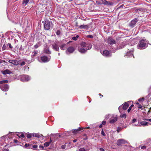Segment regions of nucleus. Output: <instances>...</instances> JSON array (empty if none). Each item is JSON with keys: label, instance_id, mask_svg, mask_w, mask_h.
<instances>
[{"label": "nucleus", "instance_id": "16", "mask_svg": "<svg viewBox=\"0 0 151 151\" xmlns=\"http://www.w3.org/2000/svg\"><path fill=\"white\" fill-rule=\"evenodd\" d=\"M108 42L110 44H114L115 43V42L114 39L111 37H109L108 39Z\"/></svg>", "mask_w": 151, "mask_h": 151}, {"label": "nucleus", "instance_id": "35", "mask_svg": "<svg viewBox=\"0 0 151 151\" xmlns=\"http://www.w3.org/2000/svg\"><path fill=\"white\" fill-rule=\"evenodd\" d=\"M144 99L143 98H140L138 99V101L139 102L142 101H144Z\"/></svg>", "mask_w": 151, "mask_h": 151}, {"label": "nucleus", "instance_id": "28", "mask_svg": "<svg viewBox=\"0 0 151 151\" xmlns=\"http://www.w3.org/2000/svg\"><path fill=\"white\" fill-rule=\"evenodd\" d=\"M45 52L46 53L50 54V52L49 51V49L48 48H45L44 50Z\"/></svg>", "mask_w": 151, "mask_h": 151}, {"label": "nucleus", "instance_id": "44", "mask_svg": "<svg viewBox=\"0 0 151 151\" xmlns=\"http://www.w3.org/2000/svg\"><path fill=\"white\" fill-rule=\"evenodd\" d=\"M106 123V122L105 121H104L102 122V124L103 125H105Z\"/></svg>", "mask_w": 151, "mask_h": 151}, {"label": "nucleus", "instance_id": "5", "mask_svg": "<svg viewBox=\"0 0 151 151\" xmlns=\"http://www.w3.org/2000/svg\"><path fill=\"white\" fill-rule=\"evenodd\" d=\"M50 59V56H49L48 57L44 56L41 57V62L45 63L49 61Z\"/></svg>", "mask_w": 151, "mask_h": 151}, {"label": "nucleus", "instance_id": "42", "mask_svg": "<svg viewBox=\"0 0 151 151\" xmlns=\"http://www.w3.org/2000/svg\"><path fill=\"white\" fill-rule=\"evenodd\" d=\"M27 137L28 138H30L31 137V136L30 134H28L27 135Z\"/></svg>", "mask_w": 151, "mask_h": 151}, {"label": "nucleus", "instance_id": "62", "mask_svg": "<svg viewBox=\"0 0 151 151\" xmlns=\"http://www.w3.org/2000/svg\"><path fill=\"white\" fill-rule=\"evenodd\" d=\"M123 6V5H121L120 6V7H122Z\"/></svg>", "mask_w": 151, "mask_h": 151}, {"label": "nucleus", "instance_id": "46", "mask_svg": "<svg viewBox=\"0 0 151 151\" xmlns=\"http://www.w3.org/2000/svg\"><path fill=\"white\" fill-rule=\"evenodd\" d=\"M151 111V107L150 108V109L148 111V112L147 113V115H149V114L150 113Z\"/></svg>", "mask_w": 151, "mask_h": 151}, {"label": "nucleus", "instance_id": "57", "mask_svg": "<svg viewBox=\"0 0 151 151\" xmlns=\"http://www.w3.org/2000/svg\"><path fill=\"white\" fill-rule=\"evenodd\" d=\"M102 127V124H101L99 126V128H101Z\"/></svg>", "mask_w": 151, "mask_h": 151}, {"label": "nucleus", "instance_id": "27", "mask_svg": "<svg viewBox=\"0 0 151 151\" xmlns=\"http://www.w3.org/2000/svg\"><path fill=\"white\" fill-rule=\"evenodd\" d=\"M8 82V81L6 80H3L0 81V84H2V83H7Z\"/></svg>", "mask_w": 151, "mask_h": 151}, {"label": "nucleus", "instance_id": "30", "mask_svg": "<svg viewBox=\"0 0 151 151\" xmlns=\"http://www.w3.org/2000/svg\"><path fill=\"white\" fill-rule=\"evenodd\" d=\"M79 37V36L78 35H76V37H73L72 39L74 40H76Z\"/></svg>", "mask_w": 151, "mask_h": 151}, {"label": "nucleus", "instance_id": "55", "mask_svg": "<svg viewBox=\"0 0 151 151\" xmlns=\"http://www.w3.org/2000/svg\"><path fill=\"white\" fill-rule=\"evenodd\" d=\"M33 148H36L37 147V146L36 145H34L33 146Z\"/></svg>", "mask_w": 151, "mask_h": 151}, {"label": "nucleus", "instance_id": "14", "mask_svg": "<svg viewBox=\"0 0 151 151\" xmlns=\"http://www.w3.org/2000/svg\"><path fill=\"white\" fill-rule=\"evenodd\" d=\"M137 22V19H134L132 20L129 24L130 26L132 27H134L135 24Z\"/></svg>", "mask_w": 151, "mask_h": 151}, {"label": "nucleus", "instance_id": "17", "mask_svg": "<svg viewBox=\"0 0 151 151\" xmlns=\"http://www.w3.org/2000/svg\"><path fill=\"white\" fill-rule=\"evenodd\" d=\"M2 73L4 75H6L7 74H9L12 73L10 70L6 69L5 70L1 71Z\"/></svg>", "mask_w": 151, "mask_h": 151}, {"label": "nucleus", "instance_id": "20", "mask_svg": "<svg viewBox=\"0 0 151 151\" xmlns=\"http://www.w3.org/2000/svg\"><path fill=\"white\" fill-rule=\"evenodd\" d=\"M129 106V104L127 102L123 104L122 108L124 110H126Z\"/></svg>", "mask_w": 151, "mask_h": 151}, {"label": "nucleus", "instance_id": "61", "mask_svg": "<svg viewBox=\"0 0 151 151\" xmlns=\"http://www.w3.org/2000/svg\"><path fill=\"white\" fill-rule=\"evenodd\" d=\"M4 137H1L0 138L1 139H3V138H4Z\"/></svg>", "mask_w": 151, "mask_h": 151}, {"label": "nucleus", "instance_id": "48", "mask_svg": "<svg viewBox=\"0 0 151 151\" xmlns=\"http://www.w3.org/2000/svg\"><path fill=\"white\" fill-rule=\"evenodd\" d=\"M65 145H63L61 146L62 148L63 149H64L65 148Z\"/></svg>", "mask_w": 151, "mask_h": 151}, {"label": "nucleus", "instance_id": "31", "mask_svg": "<svg viewBox=\"0 0 151 151\" xmlns=\"http://www.w3.org/2000/svg\"><path fill=\"white\" fill-rule=\"evenodd\" d=\"M6 48V46L5 44H4L2 47V50H5Z\"/></svg>", "mask_w": 151, "mask_h": 151}, {"label": "nucleus", "instance_id": "60", "mask_svg": "<svg viewBox=\"0 0 151 151\" xmlns=\"http://www.w3.org/2000/svg\"><path fill=\"white\" fill-rule=\"evenodd\" d=\"M8 151L6 149H4V151Z\"/></svg>", "mask_w": 151, "mask_h": 151}, {"label": "nucleus", "instance_id": "56", "mask_svg": "<svg viewBox=\"0 0 151 151\" xmlns=\"http://www.w3.org/2000/svg\"><path fill=\"white\" fill-rule=\"evenodd\" d=\"M40 147H41L42 150L44 149V147L43 146H39Z\"/></svg>", "mask_w": 151, "mask_h": 151}, {"label": "nucleus", "instance_id": "40", "mask_svg": "<svg viewBox=\"0 0 151 151\" xmlns=\"http://www.w3.org/2000/svg\"><path fill=\"white\" fill-rule=\"evenodd\" d=\"M19 137H21L23 138L24 137V136L23 134H22L20 136H19Z\"/></svg>", "mask_w": 151, "mask_h": 151}, {"label": "nucleus", "instance_id": "13", "mask_svg": "<svg viewBox=\"0 0 151 151\" xmlns=\"http://www.w3.org/2000/svg\"><path fill=\"white\" fill-rule=\"evenodd\" d=\"M133 50H131L129 51V52H127L126 54L125 55L126 56H128L129 57H131L133 56V58H134V56L133 55Z\"/></svg>", "mask_w": 151, "mask_h": 151}, {"label": "nucleus", "instance_id": "47", "mask_svg": "<svg viewBox=\"0 0 151 151\" xmlns=\"http://www.w3.org/2000/svg\"><path fill=\"white\" fill-rule=\"evenodd\" d=\"M101 134L103 136H105V133L103 131V130H102V131H101Z\"/></svg>", "mask_w": 151, "mask_h": 151}, {"label": "nucleus", "instance_id": "41", "mask_svg": "<svg viewBox=\"0 0 151 151\" xmlns=\"http://www.w3.org/2000/svg\"><path fill=\"white\" fill-rule=\"evenodd\" d=\"M8 46L10 48H12V46L11 45L10 43H8Z\"/></svg>", "mask_w": 151, "mask_h": 151}, {"label": "nucleus", "instance_id": "37", "mask_svg": "<svg viewBox=\"0 0 151 151\" xmlns=\"http://www.w3.org/2000/svg\"><path fill=\"white\" fill-rule=\"evenodd\" d=\"M109 115H110V114H109L106 115L105 116V119H108L109 118Z\"/></svg>", "mask_w": 151, "mask_h": 151}, {"label": "nucleus", "instance_id": "54", "mask_svg": "<svg viewBox=\"0 0 151 151\" xmlns=\"http://www.w3.org/2000/svg\"><path fill=\"white\" fill-rule=\"evenodd\" d=\"M142 106L141 105H139L138 108L139 109H141L142 108Z\"/></svg>", "mask_w": 151, "mask_h": 151}, {"label": "nucleus", "instance_id": "18", "mask_svg": "<svg viewBox=\"0 0 151 151\" xmlns=\"http://www.w3.org/2000/svg\"><path fill=\"white\" fill-rule=\"evenodd\" d=\"M83 128H79L78 129H75L73 131V133L74 134H76L78 133L80 130H82Z\"/></svg>", "mask_w": 151, "mask_h": 151}, {"label": "nucleus", "instance_id": "43", "mask_svg": "<svg viewBox=\"0 0 151 151\" xmlns=\"http://www.w3.org/2000/svg\"><path fill=\"white\" fill-rule=\"evenodd\" d=\"M137 121L136 119H133L132 121V123H134L135 122Z\"/></svg>", "mask_w": 151, "mask_h": 151}, {"label": "nucleus", "instance_id": "45", "mask_svg": "<svg viewBox=\"0 0 151 151\" xmlns=\"http://www.w3.org/2000/svg\"><path fill=\"white\" fill-rule=\"evenodd\" d=\"M33 56H35L37 54V52H36L34 51L33 52Z\"/></svg>", "mask_w": 151, "mask_h": 151}, {"label": "nucleus", "instance_id": "33", "mask_svg": "<svg viewBox=\"0 0 151 151\" xmlns=\"http://www.w3.org/2000/svg\"><path fill=\"white\" fill-rule=\"evenodd\" d=\"M126 114H122L120 115V117L122 118H126Z\"/></svg>", "mask_w": 151, "mask_h": 151}, {"label": "nucleus", "instance_id": "59", "mask_svg": "<svg viewBox=\"0 0 151 151\" xmlns=\"http://www.w3.org/2000/svg\"><path fill=\"white\" fill-rule=\"evenodd\" d=\"M14 142L15 143H17V140H14Z\"/></svg>", "mask_w": 151, "mask_h": 151}, {"label": "nucleus", "instance_id": "8", "mask_svg": "<svg viewBox=\"0 0 151 151\" xmlns=\"http://www.w3.org/2000/svg\"><path fill=\"white\" fill-rule=\"evenodd\" d=\"M58 45V42H55L52 45V48L55 50L57 51H59V48Z\"/></svg>", "mask_w": 151, "mask_h": 151}, {"label": "nucleus", "instance_id": "6", "mask_svg": "<svg viewBox=\"0 0 151 151\" xmlns=\"http://www.w3.org/2000/svg\"><path fill=\"white\" fill-rule=\"evenodd\" d=\"M50 27V22L47 20L45 21L44 24V28L46 30H49Z\"/></svg>", "mask_w": 151, "mask_h": 151}, {"label": "nucleus", "instance_id": "53", "mask_svg": "<svg viewBox=\"0 0 151 151\" xmlns=\"http://www.w3.org/2000/svg\"><path fill=\"white\" fill-rule=\"evenodd\" d=\"M146 148V147L145 146H143L141 147V149H145Z\"/></svg>", "mask_w": 151, "mask_h": 151}, {"label": "nucleus", "instance_id": "64", "mask_svg": "<svg viewBox=\"0 0 151 151\" xmlns=\"http://www.w3.org/2000/svg\"><path fill=\"white\" fill-rule=\"evenodd\" d=\"M120 108H121V106H119V109H120Z\"/></svg>", "mask_w": 151, "mask_h": 151}, {"label": "nucleus", "instance_id": "10", "mask_svg": "<svg viewBox=\"0 0 151 151\" xmlns=\"http://www.w3.org/2000/svg\"><path fill=\"white\" fill-rule=\"evenodd\" d=\"M100 52L104 56H105L109 57L111 55L110 53L107 50H106L104 51L103 52V53L101 51H100Z\"/></svg>", "mask_w": 151, "mask_h": 151}, {"label": "nucleus", "instance_id": "24", "mask_svg": "<svg viewBox=\"0 0 151 151\" xmlns=\"http://www.w3.org/2000/svg\"><path fill=\"white\" fill-rule=\"evenodd\" d=\"M60 48L61 50H65L66 49L65 44H63L60 46Z\"/></svg>", "mask_w": 151, "mask_h": 151}, {"label": "nucleus", "instance_id": "21", "mask_svg": "<svg viewBox=\"0 0 151 151\" xmlns=\"http://www.w3.org/2000/svg\"><path fill=\"white\" fill-rule=\"evenodd\" d=\"M104 1V0L96 1V3L98 5H101L104 4V2L103 1Z\"/></svg>", "mask_w": 151, "mask_h": 151}, {"label": "nucleus", "instance_id": "4", "mask_svg": "<svg viewBox=\"0 0 151 151\" xmlns=\"http://www.w3.org/2000/svg\"><path fill=\"white\" fill-rule=\"evenodd\" d=\"M20 80L23 81H28L30 80V77L28 75H22L20 76Z\"/></svg>", "mask_w": 151, "mask_h": 151}, {"label": "nucleus", "instance_id": "2", "mask_svg": "<svg viewBox=\"0 0 151 151\" xmlns=\"http://www.w3.org/2000/svg\"><path fill=\"white\" fill-rule=\"evenodd\" d=\"M91 45H89L88 47V48H83L81 47H78V50L81 53H84L85 52L88 50L91 49Z\"/></svg>", "mask_w": 151, "mask_h": 151}, {"label": "nucleus", "instance_id": "49", "mask_svg": "<svg viewBox=\"0 0 151 151\" xmlns=\"http://www.w3.org/2000/svg\"><path fill=\"white\" fill-rule=\"evenodd\" d=\"M38 47V45L36 44V45H35V46H34V47L35 48H37Z\"/></svg>", "mask_w": 151, "mask_h": 151}, {"label": "nucleus", "instance_id": "58", "mask_svg": "<svg viewBox=\"0 0 151 151\" xmlns=\"http://www.w3.org/2000/svg\"><path fill=\"white\" fill-rule=\"evenodd\" d=\"M77 139H74L73 141V142H77Z\"/></svg>", "mask_w": 151, "mask_h": 151}, {"label": "nucleus", "instance_id": "22", "mask_svg": "<svg viewBox=\"0 0 151 151\" xmlns=\"http://www.w3.org/2000/svg\"><path fill=\"white\" fill-rule=\"evenodd\" d=\"M52 140L50 139V141L49 142H45L44 144V146L45 147H48L50 145V144L52 142Z\"/></svg>", "mask_w": 151, "mask_h": 151}, {"label": "nucleus", "instance_id": "12", "mask_svg": "<svg viewBox=\"0 0 151 151\" xmlns=\"http://www.w3.org/2000/svg\"><path fill=\"white\" fill-rule=\"evenodd\" d=\"M74 50L75 49L73 47H70L67 49L66 51V52L67 54H68V52L69 53H73Z\"/></svg>", "mask_w": 151, "mask_h": 151}, {"label": "nucleus", "instance_id": "38", "mask_svg": "<svg viewBox=\"0 0 151 151\" xmlns=\"http://www.w3.org/2000/svg\"><path fill=\"white\" fill-rule=\"evenodd\" d=\"M87 37L88 38H93V36L92 35H89L87 36Z\"/></svg>", "mask_w": 151, "mask_h": 151}, {"label": "nucleus", "instance_id": "34", "mask_svg": "<svg viewBox=\"0 0 151 151\" xmlns=\"http://www.w3.org/2000/svg\"><path fill=\"white\" fill-rule=\"evenodd\" d=\"M33 136L35 137H39V136L38 134H33Z\"/></svg>", "mask_w": 151, "mask_h": 151}, {"label": "nucleus", "instance_id": "36", "mask_svg": "<svg viewBox=\"0 0 151 151\" xmlns=\"http://www.w3.org/2000/svg\"><path fill=\"white\" fill-rule=\"evenodd\" d=\"M60 34V32L59 30H57L56 32V34L57 35H59Z\"/></svg>", "mask_w": 151, "mask_h": 151}, {"label": "nucleus", "instance_id": "29", "mask_svg": "<svg viewBox=\"0 0 151 151\" xmlns=\"http://www.w3.org/2000/svg\"><path fill=\"white\" fill-rule=\"evenodd\" d=\"M134 106V105L133 104H132L129 107V109H128L127 110V111L128 112H129L132 109V108Z\"/></svg>", "mask_w": 151, "mask_h": 151}, {"label": "nucleus", "instance_id": "9", "mask_svg": "<svg viewBox=\"0 0 151 151\" xmlns=\"http://www.w3.org/2000/svg\"><path fill=\"white\" fill-rule=\"evenodd\" d=\"M1 89L4 91H7L9 89V87L7 84H5L0 86Z\"/></svg>", "mask_w": 151, "mask_h": 151}, {"label": "nucleus", "instance_id": "63", "mask_svg": "<svg viewBox=\"0 0 151 151\" xmlns=\"http://www.w3.org/2000/svg\"><path fill=\"white\" fill-rule=\"evenodd\" d=\"M137 126L140 127V126H141V125H137Z\"/></svg>", "mask_w": 151, "mask_h": 151}, {"label": "nucleus", "instance_id": "39", "mask_svg": "<svg viewBox=\"0 0 151 151\" xmlns=\"http://www.w3.org/2000/svg\"><path fill=\"white\" fill-rule=\"evenodd\" d=\"M25 64V62L24 61H23L22 62L20 63V65L21 66H22V65H24Z\"/></svg>", "mask_w": 151, "mask_h": 151}, {"label": "nucleus", "instance_id": "25", "mask_svg": "<svg viewBox=\"0 0 151 151\" xmlns=\"http://www.w3.org/2000/svg\"><path fill=\"white\" fill-rule=\"evenodd\" d=\"M148 123L147 122L145 121H142L140 123V124L143 126H146L147 125Z\"/></svg>", "mask_w": 151, "mask_h": 151}, {"label": "nucleus", "instance_id": "32", "mask_svg": "<svg viewBox=\"0 0 151 151\" xmlns=\"http://www.w3.org/2000/svg\"><path fill=\"white\" fill-rule=\"evenodd\" d=\"M122 129V128L120 127H118L117 128V132L119 133Z\"/></svg>", "mask_w": 151, "mask_h": 151}, {"label": "nucleus", "instance_id": "19", "mask_svg": "<svg viewBox=\"0 0 151 151\" xmlns=\"http://www.w3.org/2000/svg\"><path fill=\"white\" fill-rule=\"evenodd\" d=\"M125 143V141L124 140L122 139H120L117 141V144L119 145H120L122 143Z\"/></svg>", "mask_w": 151, "mask_h": 151}, {"label": "nucleus", "instance_id": "1", "mask_svg": "<svg viewBox=\"0 0 151 151\" xmlns=\"http://www.w3.org/2000/svg\"><path fill=\"white\" fill-rule=\"evenodd\" d=\"M147 42L146 40L142 39L140 40L138 45L137 48L139 49H143L147 47Z\"/></svg>", "mask_w": 151, "mask_h": 151}, {"label": "nucleus", "instance_id": "7", "mask_svg": "<svg viewBox=\"0 0 151 151\" xmlns=\"http://www.w3.org/2000/svg\"><path fill=\"white\" fill-rule=\"evenodd\" d=\"M8 62L10 63L13 64L15 65H17L20 63V60H9Z\"/></svg>", "mask_w": 151, "mask_h": 151}, {"label": "nucleus", "instance_id": "50", "mask_svg": "<svg viewBox=\"0 0 151 151\" xmlns=\"http://www.w3.org/2000/svg\"><path fill=\"white\" fill-rule=\"evenodd\" d=\"M25 146L26 147H27L29 146V144H26Z\"/></svg>", "mask_w": 151, "mask_h": 151}, {"label": "nucleus", "instance_id": "52", "mask_svg": "<svg viewBox=\"0 0 151 151\" xmlns=\"http://www.w3.org/2000/svg\"><path fill=\"white\" fill-rule=\"evenodd\" d=\"M146 120L147 121H149L151 122V118L150 119H147Z\"/></svg>", "mask_w": 151, "mask_h": 151}, {"label": "nucleus", "instance_id": "23", "mask_svg": "<svg viewBox=\"0 0 151 151\" xmlns=\"http://www.w3.org/2000/svg\"><path fill=\"white\" fill-rule=\"evenodd\" d=\"M88 27V26L87 25H86L83 24L80 26L79 27L80 29H86Z\"/></svg>", "mask_w": 151, "mask_h": 151}, {"label": "nucleus", "instance_id": "26", "mask_svg": "<svg viewBox=\"0 0 151 151\" xmlns=\"http://www.w3.org/2000/svg\"><path fill=\"white\" fill-rule=\"evenodd\" d=\"M29 1V0H23L22 4L24 6H26Z\"/></svg>", "mask_w": 151, "mask_h": 151}, {"label": "nucleus", "instance_id": "51", "mask_svg": "<svg viewBox=\"0 0 151 151\" xmlns=\"http://www.w3.org/2000/svg\"><path fill=\"white\" fill-rule=\"evenodd\" d=\"M100 150L101 151H105L102 148H100Z\"/></svg>", "mask_w": 151, "mask_h": 151}, {"label": "nucleus", "instance_id": "11", "mask_svg": "<svg viewBox=\"0 0 151 151\" xmlns=\"http://www.w3.org/2000/svg\"><path fill=\"white\" fill-rule=\"evenodd\" d=\"M81 46L79 47H81L83 48H88V47L89 45H91L90 44H87L85 42H83L81 43Z\"/></svg>", "mask_w": 151, "mask_h": 151}, {"label": "nucleus", "instance_id": "15", "mask_svg": "<svg viewBox=\"0 0 151 151\" xmlns=\"http://www.w3.org/2000/svg\"><path fill=\"white\" fill-rule=\"evenodd\" d=\"M103 1L104 2V4L106 5L112 6L113 4V2L110 1H107L106 0H104Z\"/></svg>", "mask_w": 151, "mask_h": 151}, {"label": "nucleus", "instance_id": "3", "mask_svg": "<svg viewBox=\"0 0 151 151\" xmlns=\"http://www.w3.org/2000/svg\"><path fill=\"white\" fill-rule=\"evenodd\" d=\"M110 116H111V117L110 119L109 123H114L117 121V117L116 115L111 114Z\"/></svg>", "mask_w": 151, "mask_h": 151}]
</instances>
